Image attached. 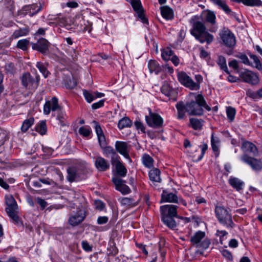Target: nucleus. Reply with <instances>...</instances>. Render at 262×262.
<instances>
[{"label":"nucleus","instance_id":"f257e3e1","mask_svg":"<svg viewBox=\"0 0 262 262\" xmlns=\"http://www.w3.org/2000/svg\"><path fill=\"white\" fill-rule=\"evenodd\" d=\"M178 111L177 118L183 120L186 118L185 113H187L190 116H201L203 114V108L210 111L211 108L209 106L202 94H198L195 97V101H191L185 103L183 101L178 102L176 105Z\"/></svg>","mask_w":262,"mask_h":262},{"label":"nucleus","instance_id":"f03ea898","mask_svg":"<svg viewBox=\"0 0 262 262\" xmlns=\"http://www.w3.org/2000/svg\"><path fill=\"white\" fill-rule=\"evenodd\" d=\"M190 23L192 25L190 33L200 43L206 42L209 45L213 41V35L206 31L204 23L200 20L198 16L192 17Z\"/></svg>","mask_w":262,"mask_h":262},{"label":"nucleus","instance_id":"7ed1b4c3","mask_svg":"<svg viewBox=\"0 0 262 262\" xmlns=\"http://www.w3.org/2000/svg\"><path fill=\"white\" fill-rule=\"evenodd\" d=\"M215 214L219 222L227 228H233L235 226L232 215L223 206L217 205L215 207Z\"/></svg>","mask_w":262,"mask_h":262},{"label":"nucleus","instance_id":"20e7f679","mask_svg":"<svg viewBox=\"0 0 262 262\" xmlns=\"http://www.w3.org/2000/svg\"><path fill=\"white\" fill-rule=\"evenodd\" d=\"M205 235V232L198 231L191 236L190 242L193 245H195L197 248L206 249L209 247L210 242L208 239H204Z\"/></svg>","mask_w":262,"mask_h":262},{"label":"nucleus","instance_id":"39448f33","mask_svg":"<svg viewBox=\"0 0 262 262\" xmlns=\"http://www.w3.org/2000/svg\"><path fill=\"white\" fill-rule=\"evenodd\" d=\"M6 203L7 207L6 211L9 216L15 223L19 221L18 216L17 215L16 210L17 208V205L14 198L12 195L6 196Z\"/></svg>","mask_w":262,"mask_h":262},{"label":"nucleus","instance_id":"423d86ee","mask_svg":"<svg viewBox=\"0 0 262 262\" xmlns=\"http://www.w3.org/2000/svg\"><path fill=\"white\" fill-rule=\"evenodd\" d=\"M224 44L228 48H233L236 44L234 34L228 28H224L219 33Z\"/></svg>","mask_w":262,"mask_h":262},{"label":"nucleus","instance_id":"0eeeda50","mask_svg":"<svg viewBox=\"0 0 262 262\" xmlns=\"http://www.w3.org/2000/svg\"><path fill=\"white\" fill-rule=\"evenodd\" d=\"M21 83L24 87L28 89H36L39 81V76L34 79L29 73H25L20 77Z\"/></svg>","mask_w":262,"mask_h":262},{"label":"nucleus","instance_id":"6e6552de","mask_svg":"<svg viewBox=\"0 0 262 262\" xmlns=\"http://www.w3.org/2000/svg\"><path fill=\"white\" fill-rule=\"evenodd\" d=\"M145 120L147 125L154 128H160L163 124L162 118L159 114L152 113L150 110L149 115L145 116Z\"/></svg>","mask_w":262,"mask_h":262},{"label":"nucleus","instance_id":"1a4fd4ad","mask_svg":"<svg viewBox=\"0 0 262 262\" xmlns=\"http://www.w3.org/2000/svg\"><path fill=\"white\" fill-rule=\"evenodd\" d=\"M160 202L177 203L179 204H182L184 206L187 205L186 201L182 198H179L176 194L173 193H167L165 191H163L161 194V200Z\"/></svg>","mask_w":262,"mask_h":262},{"label":"nucleus","instance_id":"9d476101","mask_svg":"<svg viewBox=\"0 0 262 262\" xmlns=\"http://www.w3.org/2000/svg\"><path fill=\"white\" fill-rule=\"evenodd\" d=\"M178 79L182 85L191 90L198 88V85L194 83L192 79L184 72H180L178 73Z\"/></svg>","mask_w":262,"mask_h":262},{"label":"nucleus","instance_id":"9b49d317","mask_svg":"<svg viewBox=\"0 0 262 262\" xmlns=\"http://www.w3.org/2000/svg\"><path fill=\"white\" fill-rule=\"evenodd\" d=\"M33 50H36L42 54H46L49 52L50 42L44 38H40L36 43L31 42Z\"/></svg>","mask_w":262,"mask_h":262},{"label":"nucleus","instance_id":"f8f14e48","mask_svg":"<svg viewBox=\"0 0 262 262\" xmlns=\"http://www.w3.org/2000/svg\"><path fill=\"white\" fill-rule=\"evenodd\" d=\"M239 76L242 80L248 83L255 85L259 82L258 76L253 72L245 70L239 73Z\"/></svg>","mask_w":262,"mask_h":262},{"label":"nucleus","instance_id":"ddd939ff","mask_svg":"<svg viewBox=\"0 0 262 262\" xmlns=\"http://www.w3.org/2000/svg\"><path fill=\"white\" fill-rule=\"evenodd\" d=\"M67 179L70 182L80 181L85 178V176L80 169L70 167L67 170Z\"/></svg>","mask_w":262,"mask_h":262},{"label":"nucleus","instance_id":"4468645a","mask_svg":"<svg viewBox=\"0 0 262 262\" xmlns=\"http://www.w3.org/2000/svg\"><path fill=\"white\" fill-rule=\"evenodd\" d=\"M241 160L248 164L255 171H259L262 169V162L254 158L244 154L241 157Z\"/></svg>","mask_w":262,"mask_h":262},{"label":"nucleus","instance_id":"2eb2a0df","mask_svg":"<svg viewBox=\"0 0 262 262\" xmlns=\"http://www.w3.org/2000/svg\"><path fill=\"white\" fill-rule=\"evenodd\" d=\"M132 5L134 10L137 13L138 17L143 24H147L148 20L145 17L143 10L140 0H127Z\"/></svg>","mask_w":262,"mask_h":262},{"label":"nucleus","instance_id":"dca6fc26","mask_svg":"<svg viewBox=\"0 0 262 262\" xmlns=\"http://www.w3.org/2000/svg\"><path fill=\"white\" fill-rule=\"evenodd\" d=\"M178 206L173 205H165L160 207L162 217L177 216Z\"/></svg>","mask_w":262,"mask_h":262},{"label":"nucleus","instance_id":"f3484780","mask_svg":"<svg viewBox=\"0 0 262 262\" xmlns=\"http://www.w3.org/2000/svg\"><path fill=\"white\" fill-rule=\"evenodd\" d=\"M60 108L58 104V99L54 97L51 101H47L43 105V113L45 115H49L51 111H56Z\"/></svg>","mask_w":262,"mask_h":262},{"label":"nucleus","instance_id":"a211bd4d","mask_svg":"<svg viewBox=\"0 0 262 262\" xmlns=\"http://www.w3.org/2000/svg\"><path fill=\"white\" fill-rule=\"evenodd\" d=\"M112 181L115 185L116 189L122 194H128L130 192V188L124 184L125 181L121 179L115 177L112 178Z\"/></svg>","mask_w":262,"mask_h":262},{"label":"nucleus","instance_id":"6ab92c4d","mask_svg":"<svg viewBox=\"0 0 262 262\" xmlns=\"http://www.w3.org/2000/svg\"><path fill=\"white\" fill-rule=\"evenodd\" d=\"M116 150L125 158L131 161V159L128 154L129 146L127 143L122 141H117L115 144Z\"/></svg>","mask_w":262,"mask_h":262},{"label":"nucleus","instance_id":"aec40b11","mask_svg":"<svg viewBox=\"0 0 262 262\" xmlns=\"http://www.w3.org/2000/svg\"><path fill=\"white\" fill-rule=\"evenodd\" d=\"M95 165L99 171H105L110 168V163L101 157H96Z\"/></svg>","mask_w":262,"mask_h":262},{"label":"nucleus","instance_id":"412c9836","mask_svg":"<svg viewBox=\"0 0 262 262\" xmlns=\"http://www.w3.org/2000/svg\"><path fill=\"white\" fill-rule=\"evenodd\" d=\"M242 149L245 153H252L254 156H256L257 155L256 147L251 142L248 141L243 142L242 145Z\"/></svg>","mask_w":262,"mask_h":262},{"label":"nucleus","instance_id":"4be33fe9","mask_svg":"<svg viewBox=\"0 0 262 262\" xmlns=\"http://www.w3.org/2000/svg\"><path fill=\"white\" fill-rule=\"evenodd\" d=\"M201 16L207 22L214 25L215 23L216 16L214 13L211 11H203Z\"/></svg>","mask_w":262,"mask_h":262},{"label":"nucleus","instance_id":"5701e85b","mask_svg":"<svg viewBox=\"0 0 262 262\" xmlns=\"http://www.w3.org/2000/svg\"><path fill=\"white\" fill-rule=\"evenodd\" d=\"M213 4L217 6L220 8L222 9L227 14L232 13L231 9L227 5L226 2L224 0H210Z\"/></svg>","mask_w":262,"mask_h":262},{"label":"nucleus","instance_id":"b1692460","mask_svg":"<svg viewBox=\"0 0 262 262\" xmlns=\"http://www.w3.org/2000/svg\"><path fill=\"white\" fill-rule=\"evenodd\" d=\"M85 216L83 215L82 212H78L75 215L71 216L69 220V222L70 225L73 226H77L82 222Z\"/></svg>","mask_w":262,"mask_h":262},{"label":"nucleus","instance_id":"393cba45","mask_svg":"<svg viewBox=\"0 0 262 262\" xmlns=\"http://www.w3.org/2000/svg\"><path fill=\"white\" fill-rule=\"evenodd\" d=\"M161 13L163 18L167 20H171L173 18V12L167 6H162L160 8Z\"/></svg>","mask_w":262,"mask_h":262},{"label":"nucleus","instance_id":"a878e982","mask_svg":"<svg viewBox=\"0 0 262 262\" xmlns=\"http://www.w3.org/2000/svg\"><path fill=\"white\" fill-rule=\"evenodd\" d=\"M49 17L50 20L54 21L53 23L59 25L61 27H64L67 24V20L66 18L60 14L56 16L49 15Z\"/></svg>","mask_w":262,"mask_h":262},{"label":"nucleus","instance_id":"bb28decb","mask_svg":"<svg viewBox=\"0 0 262 262\" xmlns=\"http://www.w3.org/2000/svg\"><path fill=\"white\" fill-rule=\"evenodd\" d=\"M150 180L152 182H160V171L157 168L151 169L148 173Z\"/></svg>","mask_w":262,"mask_h":262},{"label":"nucleus","instance_id":"cd10ccee","mask_svg":"<svg viewBox=\"0 0 262 262\" xmlns=\"http://www.w3.org/2000/svg\"><path fill=\"white\" fill-rule=\"evenodd\" d=\"M230 185L236 189V190L239 191L243 189L244 182L241 180L236 178H231L229 180Z\"/></svg>","mask_w":262,"mask_h":262},{"label":"nucleus","instance_id":"c85d7f7f","mask_svg":"<svg viewBox=\"0 0 262 262\" xmlns=\"http://www.w3.org/2000/svg\"><path fill=\"white\" fill-rule=\"evenodd\" d=\"M174 217V216L162 217L161 220L163 223L164 224V225H165L170 229L173 230L176 228L177 226V224L173 219Z\"/></svg>","mask_w":262,"mask_h":262},{"label":"nucleus","instance_id":"c756f323","mask_svg":"<svg viewBox=\"0 0 262 262\" xmlns=\"http://www.w3.org/2000/svg\"><path fill=\"white\" fill-rule=\"evenodd\" d=\"M211 144L213 151L215 153L216 156H218L220 140L218 137L214 136L213 133H212L211 135Z\"/></svg>","mask_w":262,"mask_h":262},{"label":"nucleus","instance_id":"7c9ffc66","mask_svg":"<svg viewBox=\"0 0 262 262\" xmlns=\"http://www.w3.org/2000/svg\"><path fill=\"white\" fill-rule=\"evenodd\" d=\"M29 32L30 29L29 27L20 28L14 31L12 35V37L14 39H16L19 37L26 36L29 34Z\"/></svg>","mask_w":262,"mask_h":262},{"label":"nucleus","instance_id":"2f4dec72","mask_svg":"<svg viewBox=\"0 0 262 262\" xmlns=\"http://www.w3.org/2000/svg\"><path fill=\"white\" fill-rule=\"evenodd\" d=\"M148 67L150 73L155 72L156 74H158L161 70L159 63L154 60H150L149 61Z\"/></svg>","mask_w":262,"mask_h":262},{"label":"nucleus","instance_id":"473e14b6","mask_svg":"<svg viewBox=\"0 0 262 262\" xmlns=\"http://www.w3.org/2000/svg\"><path fill=\"white\" fill-rule=\"evenodd\" d=\"M132 125V121L130 119L127 117H124L119 121L118 127L119 129H122L124 128L129 127Z\"/></svg>","mask_w":262,"mask_h":262},{"label":"nucleus","instance_id":"72a5a7b5","mask_svg":"<svg viewBox=\"0 0 262 262\" xmlns=\"http://www.w3.org/2000/svg\"><path fill=\"white\" fill-rule=\"evenodd\" d=\"M203 120L197 118H190V123L191 127L195 130H201L203 125Z\"/></svg>","mask_w":262,"mask_h":262},{"label":"nucleus","instance_id":"f704fd0d","mask_svg":"<svg viewBox=\"0 0 262 262\" xmlns=\"http://www.w3.org/2000/svg\"><path fill=\"white\" fill-rule=\"evenodd\" d=\"M37 13V11H31L29 5L24 6L21 10L18 11V15L23 16H25L27 15H29L30 16H33Z\"/></svg>","mask_w":262,"mask_h":262},{"label":"nucleus","instance_id":"c9c22d12","mask_svg":"<svg viewBox=\"0 0 262 262\" xmlns=\"http://www.w3.org/2000/svg\"><path fill=\"white\" fill-rule=\"evenodd\" d=\"M34 119L33 117H30L25 120L21 127V130L23 133L26 132L28 129L34 124Z\"/></svg>","mask_w":262,"mask_h":262},{"label":"nucleus","instance_id":"e433bc0d","mask_svg":"<svg viewBox=\"0 0 262 262\" xmlns=\"http://www.w3.org/2000/svg\"><path fill=\"white\" fill-rule=\"evenodd\" d=\"M217 63L220 66L221 70L224 71L227 73L229 74L228 69L226 64V60L225 57L222 55L218 56Z\"/></svg>","mask_w":262,"mask_h":262},{"label":"nucleus","instance_id":"4c0bfd02","mask_svg":"<svg viewBox=\"0 0 262 262\" xmlns=\"http://www.w3.org/2000/svg\"><path fill=\"white\" fill-rule=\"evenodd\" d=\"M142 161L143 165L148 168H151L153 166L154 159L149 155L144 154L142 158Z\"/></svg>","mask_w":262,"mask_h":262},{"label":"nucleus","instance_id":"58836bf2","mask_svg":"<svg viewBox=\"0 0 262 262\" xmlns=\"http://www.w3.org/2000/svg\"><path fill=\"white\" fill-rule=\"evenodd\" d=\"M115 168L118 176L121 177H124L126 176L127 173V169L121 162H118V164H117Z\"/></svg>","mask_w":262,"mask_h":262},{"label":"nucleus","instance_id":"ea45409f","mask_svg":"<svg viewBox=\"0 0 262 262\" xmlns=\"http://www.w3.org/2000/svg\"><path fill=\"white\" fill-rule=\"evenodd\" d=\"M35 130L41 135L46 134L47 132L46 122L42 121L37 124L35 127Z\"/></svg>","mask_w":262,"mask_h":262},{"label":"nucleus","instance_id":"a19ab883","mask_svg":"<svg viewBox=\"0 0 262 262\" xmlns=\"http://www.w3.org/2000/svg\"><path fill=\"white\" fill-rule=\"evenodd\" d=\"M173 55V51L170 48H166L162 50L161 56L163 60L166 61L170 59V57Z\"/></svg>","mask_w":262,"mask_h":262},{"label":"nucleus","instance_id":"79ce46f5","mask_svg":"<svg viewBox=\"0 0 262 262\" xmlns=\"http://www.w3.org/2000/svg\"><path fill=\"white\" fill-rule=\"evenodd\" d=\"M36 67L38 69L39 71L42 74L45 78L48 76L49 72L43 63L41 62H37L36 63Z\"/></svg>","mask_w":262,"mask_h":262},{"label":"nucleus","instance_id":"37998d69","mask_svg":"<svg viewBox=\"0 0 262 262\" xmlns=\"http://www.w3.org/2000/svg\"><path fill=\"white\" fill-rule=\"evenodd\" d=\"M29 43V40L27 39H20L18 41L17 47L19 49L26 51L28 49Z\"/></svg>","mask_w":262,"mask_h":262},{"label":"nucleus","instance_id":"c03bdc74","mask_svg":"<svg viewBox=\"0 0 262 262\" xmlns=\"http://www.w3.org/2000/svg\"><path fill=\"white\" fill-rule=\"evenodd\" d=\"M83 95L85 99L88 103H91L95 99L94 92L83 90Z\"/></svg>","mask_w":262,"mask_h":262},{"label":"nucleus","instance_id":"a18cd8bd","mask_svg":"<svg viewBox=\"0 0 262 262\" xmlns=\"http://www.w3.org/2000/svg\"><path fill=\"white\" fill-rule=\"evenodd\" d=\"M226 113L228 118L230 121H233L234 120L236 113L235 109L231 106L227 107L226 109Z\"/></svg>","mask_w":262,"mask_h":262},{"label":"nucleus","instance_id":"49530a36","mask_svg":"<svg viewBox=\"0 0 262 262\" xmlns=\"http://www.w3.org/2000/svg\"><path fill=\"white\" fill-rule=\"evenodd\" d=\"M251 59H252L255 65L254 66L258 70H260L262 69L261 64L258 58L253 54L250 53L248 54Z\"/></svg>","mask_w":262,"mask_h":262},{"label":"nucleus","instance_id":"de8ad7c7","mask_svg":"<svg viewBox=\"0 0 262 262\" xmlns=\"http://www.w3.org/2000/svg\"><path fill=\"white\" fill-rule=\"evenodd\" d=\"M103 149V154L105 157H108L110 156H113V155H116V152L114 149L111 146H104V147H101Z\"/></svg>","mask_w":262,"mask_h":262},{"label":"nucleus","instance_id":"09e8293b","mask_svg":"<svg viewBox=\"0 0 262 262\" xmlns=\"http://www.w3.org/2000/svg\"><path fill=\"white\" fill-rule=\"evenodd\" d=\"M244 4L248 6H260L262 5L260 0H245Z\"/></svg>","mask_w":262,"mask_h":262},{"label":"nucleus","instance_id":"8fccbe9b","mask_svg":"<svg viewBox=\"0 0 262 262\" xmlns=\"http://www.w3.org/2000/svg\"><path fill=\"white\" fill-rule=\"evenodd\" d=\"M121 204L126 206L127 207H130L134 206L135 205L134 203V200L131 198H124L121 200Z\"/></svg>","mask_w":262,"mask_h":262},{"label":"nucleus","instance_id":"3c124183","mask_svg":"<svg viewBox=\"0 0 262 262\" xmlns=\"http://www.w3.org/2000/svg\"><path fill=\"white\" fill-rule=\"evenodd\" d=\"M79 133L84 137H88L90 135L91 130L89 127L82 126L79 128Z\"/></svg>","mask_w":262,"mask_h":262},{"label":"nucleus","instance_id":"603ef678","mask_svg":"<svg viewBox=\"0 0 262 262\" xmlns=\"http://www.w3.org/2000/svg\"><path fill=\"white\" fill-rule=\"evenodd\" d=\"M237 57L239 58L242 62L246 65H250L249 60L246 55L244 54H240L236 56Z\"/></svg>","mask_w":262,"mask_h":262},{"label":"nucleus","instance_id":"864d4df0","mask_svg":"<svg viewBox=\"0 0 262 262\" xmlns=\"http://www.w3.org/2000/svg\"><path fill=\"white\" fill-rule=\"evenodd\" d=\"M108 251V255L114 256L118 253V249L115 246H110V247L107 249Z\"/></svg>","mask_w":262,"mask_h":262},{"label":"nucleus","instance_id":"5fc2aeb1","mask_svg":"<svg viewBox=\"0 0 262 262\" xmlns=\"http://www.w3.org/2000/svg\"><path fill=\"white\" fill-rule=\"evenodd\" d=\"M200 147L201 148V155L198 158L199 161L201 160L204 157V155L208 148V145L207 144L203 143L200 146Z\"/></svg>","mask_w":262,"mask_h":262},{"label":"nucleus","instance_id":"6e6d98bb","mask_svg":"<svg viewBox=\"0 0 262 262\" xmlns=\"http://www.w3.org/2000/svg\"><path fill=\"white\" fill-rule=\"evenodd\" d=\"M95 205L96 208L100 211L103 210L105 207L104 203L100 200L95 201Z\"/></svg>","mask_w":262,"mask_h":262},{"label":"nucleus","instance_id":"4d7b16f0","mask_svg":"<svg viewBox=\"0 0 262 262\" xmlns=\"http://www.w3.org/2000/svg\"><path fill=\"white\" fill-rule=\"evenodd\" d=\"M99 141V145L101 147H104L106 145L105 138L104 134L97 137Z\"/></svg>","mask_w":262,"mask_h":262},{"label":"nucleus","instance_id":"13d9d810","mask_svg":"<svg viewBox=\"0 0 262 262\" xmlns=\"http://www.w3.org/2000/svg\"><path fill=\"white\" fill-rule=\"evenodd\" d=\"M134 124L137 129H140V130L143 133H145V128L143 125V123L141 122L140 121L136 120L134 122Z\"/></svg>","mask_w":262,"mask_h":262},{"label":"nucleus","instance_id":"bf43d9fd","mask_svg":"<svg viewBox=\"0 0 262 262\" xmlns=\"http://www.w3.org/2000/svg\"><path fill=\"white\" fill-rule=\"evenodd\" d=\"M104 99H102L97 102L93 103L92 105V108L94 110H96L103 106L104 105Z\"/></svg>","mask_w":262,"mask_h":262},{"label":"nucleus","instance_id":"052dcab7","mask_svg":"<svg viewBox=\"0 0 262 262\" xmlns=\"http://www.w3.org/2000/svg\"><path fill=\"white\" fill-rule=\"evenodd\" d=\"M81 245L83 249L88 252L91 251L92 250V247L90 245L88 242L86 241H83L81 243Z\"/></svg>","mask_w":262,"mask_h":262},{"label":"nucleus","instance_id":"680f3d73","mask_svg":"<svg viewBox=\"0 0 262 262\" xmlns=\"http://www.w3.org/2000/svg\"><path fill=\"white\" fill-rule=\"evenodd\" d=\"M221 253L224 257L229 260L232 259V255L231 253L226 249H223L221 251Z\"/></svg>","mask_w":262,"mask_h":262},{"label":"nucleus","instance_id":"e2e57ef3","mask_svg":"<svg viewBox=\"0 0 262 262\" xmlns=\"http://www.w3.org/2000/svg\"><path fill=\"white\" fill-rule=\"evenodd\" d=\"M108 221V218L106 216H99L97 219V224L102 225L106 224Z\"/></svg>","mask_w":262,"mask_h":262},{"label":"nucleus","instance_id":"0e129e2a","mask_svg":"<svg viewBox=\"0 0 262 262\" xmlns=\"http://www.w3.org/2000/svg\"><path fill=\"white\" fill-rule=\"evenodd\" d=\"M37 203L40 205L41 210H43L47 206V203L44 200L38 198L37 199Z\"/></svg>","mask_w":262,"mask_h":262},{"label":"nucleus","instance_id":"69168bd1","mask_svg":"<svg viewBox=\"0 0 262 262\" xmlns=\"http://www.w3.org/2000/svg\"><path fill=\"white\" fill-rule=\"evenodd\" d=\"M195 79L196 82H194V83L198 85V88L195 90H198L200 88V83L203 81V77L201 75L198 74L195 76Z\"/></svg>","mask_w":262,"mask_h":262},{"label":"nucleus","instance_id":"338daca9","mask_svg":"<svg viewBox=\"0 0 262 262\" xmlns=\"http://www.w3.org/2000/svg\"><path fill=\"white\" fill-rule=\"evenodd\" d=\"M229 66L232 68L234 70H237L238 69V61L233 59L229 62Z\"/></svg>","mask_w":262,"mask_h":262},{"label":"nucleus","instance_id":"774afa93","mask_svg":"<svg viewBox=\"0 0 262 262\" xmlns=\"http://www.w3.org/2000/svg\"><path fill=\"white\" fill-rule=\"evenodd\" d=\"M119 157L116 153L115 155H113V156H112L111 163L115 167L116 166L117 164H118V162H121L119 160Z\"/></svg>","mask_w":262,"mask_h":262}]
</instances>
